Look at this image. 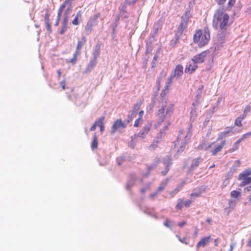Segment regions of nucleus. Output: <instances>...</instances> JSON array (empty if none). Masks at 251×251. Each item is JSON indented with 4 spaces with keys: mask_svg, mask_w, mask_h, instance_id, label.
Instances as JSON below:
<instances>
[{
    "mask_svg": "<svg viewBox=\"0 0 251 251\" xmlns=\"http://www.w3.org/2000/svg\"><path fill=\"white\" fill-rule=\"evenodd\" d=\"M172 81H173V80L172 79L170 80V78L169 77H168V81L166 83V85H165V86L164 87V89L166 91L169 92L170 86L171 85V84L172 83Z\"/></svg>",
    "mask_w": 251,
    "mask_h": 251,
    "instance_id": "obj_28",
    "label": "nucleus"
},
{
    "mask_svg": "<svg viewBox=\"0 0 251 251\" xmlns=\"http://www.w3.org/2000/svg\"><path fill=\"white\" fill-rule=\"evenodd\" d=\"M183 129L180 130L179 134L177 136V139H176V142H179L180 139L181 137V135L183 134Z\"/></svg>",
    "mask_w": 251,
    "mask_h": 251,
    "instance_id": "obj_38",
    "label": "nucleus"
},
{
    "mask_svg": "<svg viewBox=\"0 0 251 251\" xmlns=\"http://www.w3.org/2000/svg\"><path fill=\"white\" fill-rule=\"evenodd\" d=\"M198 68L197 63L193 62V64H190L189 66L185 68V72L186 73L191 74L193 73Z\"/></svg>",
    "mask_w": 251,
    "mask_h": 251,
    "instance_id": "obj_13",
    "label": "nucleus"
},
{
    "mask_svg": "<svg viewBox=\"0 0 251 251\" xmlns=\"http://www.w3.org/2000/svg\"><path fill=\"white\" fill-rule=\"evenodd\" d=\"M50 13L48 11V10H47L45 14V16H44V20H45V23H48V22H50Z\"/></svg>",
    "mask_w": 251,
    "mask_h": 251,
    "instance_id": "obj_30",
    "label": "nucleus"
},
{
    "mask_svg": "<svg viewBox=\"0 0 251 251\" xmlns=\"http://www.w3.org/2000/svg\"><path fill=\"white\" fill-rule=\"evenodd\" d=\"M157 146V142H156L155 144L153 143L152 144H151L150 147L152 149H155Z\"/></svg>",
    "mask_w": 251,
    "mask_h": 251,
    "instance_id": "obj_55",
    "label": "nucleus"
},
{
    "mask_svg": "<svg viewBox=\"0 0 251 251\" xmlns=\"http://www.w3.org/2000/svg\"><path fill=\"white\" fill-rule=\"evenodd\" d=\"M229 16L224 11L223 8L217 9L214 15L212 25L215 29L219 27L221 30L226 31L228 27Z\"/></svg>",
    "mask_w": 251,
    "mask_h": 251,
    "instance_id": "obj_1",
    "label": "nucleus"
},
{
    "mask_svg": "<svg viewBox=\"0 0 251 251\" xmlns=\"http://www.w3.org/2000/svg\"><path fill=\"white\" fill-rule=\"evenodd\" d=\"M183 184L182 183L181 185L177 187L175 190L174 191H175L176 193H177L178 192H179L180 189H181V187L183 186Z\"/></svg>",
    "mask_w": 251,
    "mask_h": 251,
    "instance_id": "obj_51",
    "label": "nucleus"
},
{
    "mask_svg": "<svg viewBox=\"0 0 251 251\" xmlns=\"http://www.w3.org/2000/svg\"><path fill=\"white\" fill-rule=\"evenodd\" d=\"M141 106V104L139 103H136L134 106L133 111H137L139 109Z\"/></svg>",
    "mask_w": 251,
    "mask_h": 251,
    "instance_id": "obj_40",
    "label": "nucleus"
},
{
    "mask_svg": "<svg viewBox=\"0 0 251 251\" xmlns=\"http://www.w3.org/2000/svg\"><path fill=\"white\" fill-rule=\"evenodd\" d=\"M211 237L210 235L202 237L199 242L197 243L196 247L197 249H200L201 247H204L210 242Z\"/></svg>",
    "mask_w": 251,
    "mask_h": 251,
    "instance_id": "obj_9",
    "label": "nucleus"
},
{
    "mask_svg": "<svg viewBox=\"0 0 251 251\" xmlns=\"http://www.w3.org/2000/svg\"><path fill=\"white\" fill-rule=\"evenodd\" d=\"M158 194V192H156L154 193L151 194L150 195V197L151 198H153L154 197H155Z\"/></svg>",
    "mask_w": 251,
    "mask_h": 251,
    "instance_id": "obj_61",
    "label": "nucleus"
},
{
    "mask_svg": "<svg viewBox=\"0 0 251 251\" xmlns=\"http://www.w3.org/2000/svg\"><path fill=\"white\" fill-rule=\"evenodd\" d=\"M60 19H61V17L57 16V18L56 19L55 23L54 24L55 26L58 25L59 22L60 21Z\"/></svg>",
    "mask_w": 251,
    "mask_h": 251,
    "instance_id": "obj_48",
    "label": "nucleus"
},
{
    "mask_svg": "<svg viewBox=\"0 0 251 251\" xmlns=\"http://www.w3.org/2000/svg\"><path fill=\"white\" fill-rule=\"evenodd\" d=\"M146 188H143L141 189V192L143 194H144L146 193Z\"/></svg>",
    "mask_w": 251,
    "mask_h": 251,
    "instance_id": "obj_63",
    "label": "nucleus"
},
{
    "mask_svg": "<svg viewBox=\"0 0 251 251\" xmlns=\"http://www.w3.org/2000/svg\"><path fill=\"white\" fill-rule=\"evenodd\" d=\"M251 107L250 105H247L245 107L243 112V114L242 116L245 118L247 115L248 113H249L251 111Z\"/></svg>",
    "mask_w": 251,
    "mask_h": 251,
    "instance_id": "obj_27",
    "label": "nucleus"
},
{
    "mask_svg": "<svg viewBox=\"0 0 251 251\" xmlns=\"http://www.w3.org/2000/svg\"><path fill=\"white\" fill-rule=\"evenodd\" d=\"M226 144V141L225 140L223 141L220 145L216 146L213 150H212V154L213 155H215L217 153L222 150L224 147L225 146Z\"/></svg>",
    "mask_w": 251,
    "mask_h": 251,
    "instance_id": "obj_14",
    "label": "nucleus"
},
{
    "mask_svg": "<svg viewBox=\"0 0 251 251\" xmlns=\"http://www.w3.org/2000/svg\"><path fill=\"white\" fill-rule=\"evenodd\" d=\"M210 39V31L207 26L204 27L203 30H196L193 36L194 43L198 44L200 47H203L207 44Z\"/></svg>",
    "mask_w": 251,
    "mask_h": 251,
    "instance_id": "obj_2",
    "label": "nucleus"
},
{
    "mask_svg": "<svg viewBox=\"0 0 251 251\" xmlns=\"http://www.w3.org/2000/svg\"><path fill=\"white\" fill-rule=\"evenodd\" d=\"M247 246H248L249 247L251 248V239L249 240V241L248 242Z\"/></svg>",
    "mask_w": 251,
    "mask_h": 251,
    "instance_id": "obj_64",
    "label": "nucleus"
},
{
    "mask_svg": "<svg viewBox=\"0 0 251 251\" xmlns=\"http://www.w3.org/2000/svg\"><path fill=\"white\" fill-rule=\"evenodd\" d=\"M97 58L93 57V60H92L88 65L87 67V70L88 71L91 70L97 64Z\"/></svg>",
    "mask_w": 251,
    "mask_h": 251,
    "instance_id": "obj_20",
    "label": "nucleus"
},
{
    "mask_svg": "<svg viewBox=\"0 0 251 251\" xmlns=\"http://www.w3.org/2000/svg\"><path fill=\"white\" fill-rule=\"evenodd\" d=\"M86 37L84 36L82 37L81 40L78 41L77 42L75 52L80 54V50H81L82 47L83 46V45L86 43Z\"/></svg>",
    "mask_w": 251,
    "mask_h": 251,
    "instance_id": "obj_12",
    "label": "nucleus"
},
{
    "mask_svg": "<svg viewBox=\"0 0 251 251\" xmlns=\"http://www.w3.org/2000/svg\"><path fill=\"white\" fill-rule=\"evenodd\" d=\"M183 200L182 199L178 200V202L176 206V208L177 210H181L183 206Z\"/></svg>",
    "mask_w": 251,
    "mask_h": 251,
    "instance_id": "obj_26",
    "label": "nucleus"
},
{
    "mask_svg": "<svg viewBox=\"0 0 251 251\" xmlns=\"http://www.w3.org/2000/svg\"><path fill=\"white\" fill-rule=\"evenodd\" d=\"M67 25H62V28L60 30V34H63L65 31L67 30Z\"/></svg>",
    "mask_w": 251,
    "mask_h": 251,
    "instance_id": "obj_35",
    "label": "nucleus"
},
{
    "mask_svg": "<svg viewBox=\"0 0 251 251\" xmlns=\"http://www.w3.org/2000/svg\"><path fill=\"white\" fill-rule=\"evenodd\" d=\"M100 48L101 44L100 43L97 44L95 47V50L93 52V57L96 58H98L99 56L100 52Z\"/></svg>",
    "mask_w": 251,
    "mask_h": 251,
    "instance_id": "obj_16",
    "label": "nucleus"
},
{
    "mask_svg": "<svg viewBox=\"0 0 251 251\" xmlns=\"http://www.w3.org/2000/svg\"><path fill=\"white\" fill-rule=\"evenodd\" d=\"M71 0H65L61 5L65 7L67 4L69 3Z\"/></svg>",
    "mask_w": 251,
    "mask_h": 251,
    "instance_id": "obj_54",
    "label": "nucleus"
},
{
    "mask_svg": "<svg viewBox=\"0 0 251 251\" xmlns=\"http://www.w3.org/2000/svg\"><path fill=\"white\" fill-rule=\"evenodd\" d=\"M235 203L236 202L233 200H229L228 201L229 207H234L235 205Z\"/></svg>",
    "mask_w": 251,
    "mask_h": 251,
    "instance_id": "obj_47",
    "label": "nucleus"
},
{
    "mask_svg": "<svg viewBox=\"0 0 251 251\" xmlns=\"http://www.w3.org/2000/svg\"><path fill=\"white\" fill-rule=\"evenodd\" d=\"M251 175V168L245 170L239 175L238 179L239 180H242L241 182L239 184L240 187H244L251 183V177L249 176Z\"/></svg>",
    "mask_w": 251,
    "mask_h": 251,
    "instance_id": "obj_4",
    "label": "nucleus"
},
{
    "mask_svg": "<svg viewBox=\"0 0 251 251\" xmlns=\"http://www.w3.org/2000/svg\"><path fill=\"white\" fill-rule=\"evenodd\" d=\"M98 140L97 139V137L96 134L94 135L93 140L91 143V149L92 150L96 149L98 148Z\"/></svg>",
    "mask_w": 251,
    "mask_h": 251,
    "instance_id": "obj_21",
    "label": "nucleus"
},
{
    "mask_svg": "<svg viewBox=\"0 0 251 251\" xmlns=\"http://www.w3.org/2000/svg\"><path fill=\"white\" fill-rule=\"evenodd\" d=\"M82 17V12L81 10H79L76 13V15L75 16V18H77L78 19H81Z\"/></svg>",
    "mask_w": 251,
    "mask_h": 251,
    "instance_id": "obj_44",
    "label": "nucleus"
},
{
    "mask_svg": "<svg viewBox=\"0 0 251 251\" xmlns=\"http://www.w3.org/2000/svg\"><path fill=\"white\" fill-rule=\"evenodd\" d=\"M236 246V243L235 242L232 243L230 245V249L228 251H233L234 248Z\"/></svg>",
    "mask_w": 251,
    "mask_h": 251,
    "instance_id": "obj_50",
    "label": "nucleus"
},
{
    "mask_svg": "<svg viewBox=\"0 0 251 251\" xmlns=\"http://www.w3.org/2000/svg\"><path fill=\"white\" fill-rule=\"evenodd\" d=\"M219 241H220V239L219 238H216L214 240V245L215 247L218 246Z\"/></svg>",
    "mask_w": 251,
    "mask_h": 251,
    "instance_id": "obj_57",
    "label": "nucleus"
},
{
    "mask_svg": "<svg viewBox=\"0 0 251 251\" xmlns=\"http://www.w3.org/2000/svg\"><path fill=\"white\" fill-rule=\"evenodd\" d=\"M99 119L96 121L94 124L91 127L90 130L94 131L96 129L97 126H99Z\"/></svg>",
    "mask_w": 251,
    "mask_h": 251,
    "instance_id": "obj_34",
    "label": "nucleus"
},
{
    "mask_svg": "<svg viewBox=\"0 0 251 251\" xmlns=\"http://www.w3.org/2000/svg\"><path fill=\"white\" fill-rule=\"evenodd\" d=\"M65 84H66L65 80L64 79L60 82L61 86L62 87V90H64L65 89Z\"/></svg>",
    "mask_w": 251,
    "mask_h": 251,
    "instance_id": "obj_45",
    "label": "nucleus"
},
{
    "mask_svg": "<svg viewBox=\"0 0 251 251\" xmlns=\"http://www.w3.org/2000/svg\"><path fill=\"white\" fill-rule=\"evenodd\" d=\"M70 7L69 8H68L65 12L64 17V18H63V21H62V25H68V15L69 11L71 9V2L70 3Z\"/></svg>",
    "mask_w": 251,
    "mask_h": 251,
    "instance_id": "obj_19",
    "label": "nucleus"
},
{
    "mask_svg": "<svg viewBox=\"0 0 251 251\" xmlns=\"http://www.w3.org/2000/svg\"><path fill=\"white\" fill-rule=\"evenodd\" d=\"M92 26L93 24L92 23H88L85 28V31H86L87 32L90 31L92 30Z\"/></svg>",
    "mask_w": 251,
    "mask_h": 251,
    "instance_id": "obj_31",
    "label": "nucleus"
},
{
    "mask_svg": "<svg viewBox=\"0 0 251 251\" xmlns=\"http://www.w3.org/2000/svg\"><path fill=\"white\" fill-rule=\"evenodd\" d=\"M192 201L190 200H187L185 202L183 201V204L186 207H189Z\"/></svg>",
    "mask_w": 251,
    "mask_h": 251,
    "instance_id": "obj_39",
    "label": "nucleus"
},
{
    "mask_svg": "<svg viewBox=\"0 0 251 251\" xmlns=\"http://www.w3.org/2000/svg\"><path fill=\"white\" fill-rule=\"evenodd\" d=\"M105 117L104 116H101L99 118V126L100 128V131L101 132H103L104 130V125L103 124V120H104Z\"/></svg>",
    "mask_w": 251,
    "mask_h": 251,
    "instance_id": "obj_22",
    "label": "nucleus"
},
{
    "mask_svg": "<svg viewBox=\"0 0 251 251\" xmlns=\"http://www.w3.org/2000/svg\"><path fill=\"white\" fill-rule=\"evenodd\" d=\"M209 51L208 50H205L201 53L196 54L192 58V61L196 63H202L205 59V57L208 54Z\"/></svg>",
    "mask_w": 251,
    "mask_h": 251,
    "instance_id": "obj_5",
    "label": "nucleus"
},
{
    "mask_svg": "<svg viewBox=\"0 0 251 251\" xmlns=\"http://www.w3.org/2000/svg\"><path fill=\"white\" fill-rule=\"evenodd\" d=\"M236 0H229L227 4L226 10H231L233 6L234 5L235 3Z\"/></svg>",
    "mask_w": 251,
    "mask_h": 251,
    "instance_id": "obj_25",
    "label": "nucleus"
},
{
    "mask_svg": "<svg viewBox=\"0 0 251 251\" xmlns=\"http://www.w3.org/2000/svg\"><path fill=\"white\" fill-rule=\"evenodd\" d=\"M168 93V91H167L165 89H164L161 94V97H164Z\"/></svg>",
    "mask_w": 251,
    "mask_h": 251,
    "instance_id": "obj_56",
    "label": "nucleus"
},
{
    "mask_svg": "<svg viewBox=\"0 0 251 251\" xmlns=\"http://www.w3.org/2000/svg\"><path fill=\"white\" fill-rule=\"evenodd\" d=\"M151 126V124L145 126L142 130L138 133V136L144 138L146 134H147L150 131Z\"/></svg>",
    "mask_w": 251,
    "mask_h": 251,
    "instance_id": "obj_11",
    "label": "nucleus"
},
{
    "mask_svg": "<svg viewBox=\"0 0 251 251\" xmlns=\"http://www.w3.org/2000/svg\"><path fill=\"white\" fill-rule=\"evenodd\" d=\"M201 161L202 158L200 157L194 159L192 161V164L191 165V168L194 169L197 168L199 165Z\"/></svg>",
    "mask_w": 251,
    "mask_h": 251,
    "instance_id": "obj_18",
    "label": "nucleus"
},
{
    "mask_svg": "<svg viewBox=\"0 0 251 251\" xmlns=\"http://www.w3.org/2000/svg\"><path fill=\"white\" fill-rule=\"evenodd\" d=\"M176 237L177 238V239H178V240H179L180 242H181V243H184V244H185L186 245H187V244H188V243H187V242L186 241H182V239L181 238V237H180L179 235H176Z\"/></svg>",
    "mask_w": 251,
    "mask_h": 251,
    "instance_id": "obj_52",
    "label": "nucleus"
},
{
    "mask_svg": "<svg viewBox=\"0 0 251 251\" xmlns=\"http://www.w3.org/2000/svg\"><path fill=\"white\" fill-rule=\"evenodd\" d=\"M176 237L177 238V239H178V240H179L180 242H181V243H184V244H185L186 245H187V244H188V243H187V242L186 241H182V239L181 238V237H180L179 235H176Z\"/></svg>",
    "mask_w": 251,
    "mask_h": 251,
    "instance_id": "obj_53",
    "label": "nucleus"
},
{
    "mask_svg": "<svg viewBox=\"0 0 251 251\" xmlns=\"http://www.w3.org/2000/svg\"><path fill=\"white\" fill-rule=\"evenodd\" d=\"M143 114H144V111L143 110H141L139 112V118H141V119H142V117L143 116Z\"/></svg>",
    "mask_w": 251,
    "mask_h": 251,
    "instance_id": "obj_59",
    "label": "nucleus"
},
{
    "mask_svg": "<svg viewBox=\"0 0 251 251\" xmlns=\"http://www.w3.org/2000/svg\"><path fill=\"white\" fill-rule=\"evenodd\" d=\"M250 136H251V131L248 132L242 135V136L235 142L232 148L228 150V152L229 153H232L238 150L239 149V144L245 139L248 138Z\"/></svg>",
    "mask_w": 251,
    "mask_h": 251,
    "instance_id": "obj_6",
    "label": "nucleus"
},
{
    "mask_svg": "<svg viewBox=\"0 0 251 251\" xmlns=\"http://www.w3.org/2000/svg\"><path fill=\"white\" fill-rule=\"evenodd\" d=\"M201 192L199 193H193L190 195L191 197H199L201 196Z\"/></svg>",
    "mask_w": 251,
    "mask_h": 251,
    "instance_id": "obj_41",
    "label": "nucleus"
},
{
    "mask_svg": "<svg viewBox=\"0 0 251 251\" xmlns=\"http://www.w3.org/2000/svg\"><path fill=\"white\" fill-rule=\"evenodd\" d=\"M65 7L61 5L57 11V16L61 17L62 13L65 9Z\"/></svg>",
    "mask_w": 251,
    "mask_h": 251,
    "instance_id": "obj_33",
    "label": "nucleus"
},
{
    "mask_svg": "<svg viewBox=\"0 0 251 251\" xmlns=\"http://www.w3.org/2000/svg\"><path fill=\"white\" fill-rule=\"evenodd\" d=\"M45 25L48 31L50 33L51 32V27L50 22L45 23Z\"/></svg>",
    "mask_w": 251,
    "mask_h": 251,
    "instance_id": "obj_36",
    "label": "nucleus"
},
{
    "mask_svg": "<svg viewBox=\"0 0 251 251\" xmlns=\"http://www.w3.org/2000/svg\"><path fill=\"white\" fill-rule=\"evenodd\" d=\"M230 196L235 199H237L241 196V193L237 190H233L230 192Z\"/></svg>",
    "mask_w": 251,
    "mask_h": 251,
    "instance_id": "obj_24",
    "label": "nucleus"
},
{
    "mask_svg": "<svg viewBox=\"0 0 251 251\" xmlns=\"http://www.w3.org/2000/svg\"><path fill=\"white\" fill-rule=\"evenodd\" d=\"M226 0H216V2L218 5H223Z\"/></svg>",
    "mask_w": 251,
    "mask_h": 251,
    "instance_id": "obj_49",
    "label": "nucleus"
},
{
    "mask_svg": "<svg viewBox=\"0 0 251 251\" xmlns=\"http://www.w3.org/2000/svg\"><path fill=\"white\" fill-rule=\"evenodd\" d=\"M192 126V125H191L190 126V127L189 128V130H188V132L187 133V134H186V136L185 137V142L183 144V145L177 150L178 152H182V151H183L186 144L187 143L188 140H189L190 137L192 135V130H191Z\"/></svg>",
    "mask_w": 251,
    "mask_h": 251,
    "instance_id": "obj_10",
    "label": "nucleus"
},
{
    "mask_svg": "<svg viewBox=\"0 0 251 251\" xmlns=\"http://www.w3.org/2000/svg\"><path fill=\"white\" fill-rule=\"evenodd\" d=\"M79 54L77 53H76L75 52V53H74L73 54V57L70 60V62L72 63V64H74L76 62V58H77V56L78 55H79Z\"/></svg>",
    "mask_w": 251,
    "mask_h": 251,
    "instance_id": "obj_32",
    "label": "nucleus"
},
{
    "mask_svg": "<svg viewBox=\"0 0 251 251\" xmlns=\"http://www.w3.org/2000/svg\"><path fill=\"white\" fill-rule=\"evenodd\" d=\"M142 122V119L138 118L137 119H136L135 120L134 124V126L139 127L141 125Z\"/></svg>",
    "mask_w": 251,
    "mask_h": 251,
    "instance_id": "obj_29",
    "label": "nucleus"
},
{
    "mask_svg": "<svg viewBox=\"0 0 251 251\" xmlns=\"http://www.w3.org/2000/svg\"><path fill=\"white\" fill-rule=\"evenodd\" d=\"M244 119H245V118L244 117H243L242 116L237 117L235 120L234 125L236 126H239V127L242 126V121L243 120H244Z\"/></svg>",
    "mask_w": 251,
    "mask_h": 251,
    "instance_id": "obj_23",
    "label": "nucleus"
},
{
    "mask_svg": "<svg viewBox=\"0 0 251 251\" xmlns=\"http://www.w3.org/2000/svg\"><path fill=\"white\" fill-rule=\"evenodd\" d=\"M186 223L185 221H182V222L179 223L178 224V226L180 227H182L183 226L185 225Z\"/></svg>",
    "mask_w": 251,
    "mask_h": 251,
    "instance_id": "obj_58",
    "label": "nucleus"
},
{
    "mask_svg": "<svg viewBox=\"0 0 251 251\" xmlns=\"http://www.w3.org/2000/svg\"><path fill=\"white\" fill-rule=\"evenodd\" d=\"M166 185V183H161V185L157 188V192H159L162 191L164 189Z\"/></svg>",
    "mask_w": 251,
    "mask_h": 251,
    "instance_id": "obj_37",
    "label": "nucleus"
},
{
    "mask_svg": "<svg viewBox=\"0 0 251 251\" xmlns=\"http://www.w3.org/2000/svg\"><path fill=\"white\" fill-rule=\"evenodd\" d=\"M78 19L77 18H75V17L74 19H73V20L72 21V24L73 25H77L79 24V22L78 21Z\"/></svg>",
    "mask_w": 251,
    "mask_h": 251,
    "instance_id": "obj_43",
    "label": "nucleus"
},
{
    "mask_svg": "<svg viewBox=\"0 0 251 251\" xmlns=\"http://www.w3.org/2000/svg\"><path fill=\"white\" fill-rule=\"evenodd\" d=\"M187 25V22L185 20L181 21V23L178 25V30L181 34H182L186 28Z\"/></svg>",
    "mask_w": 251,
    "mask_h": 251,
    "instance_id": "obj_17",
    "label": "nucleus"
},
{
    "mask_svg": "<svg viewBox=\"0 0 251 251\" xmlns=\"http://www.w3.org/2000/svg\"><path fill=\"white\" fill-rule=\"evenodd\" d=\"M232 127H226V130L219 134L217 140H220L227 136L228 133L231 131Z\"/></svg>",
    "mask_w": 251,
    "mask_h": 251,
    "instance_id": "obj_15",
    "label": "nucleus"
},
{
    "mask_svg": "<svg viewBox=\"0 0 251 251\" xmlns=\"http://www.w3.org/2000/svg\"><path fill=\"white\" fill-rule=\"evenodd\" d=\"M174 110V104L172 103H168L167 100L162 103L161 107L158 110L157 116L161 122H163L167 116L173 114Z\"/></svg>",
    "mask_w": 251,
    "mask_h": 251,
    "instance_id": "obj_3",
    "label": "nucleus"
},
{
    "mask_svg": "<svg viewBox=\"0 0 251 251\" xmlns=\"http://www.w3.org/2000/svg\"><path fill=\"white\" fill-rule=\"evenodd\" d=\"M244 192H249L251 191V184H250L248 186L245 187L244 189Z\"/></svg>",
    "mask_w": 251,
    "mask_h": 251,
    "instance_id": "obj_42",
    "label": "nucleus"
},
{
    "mask_svg": "<svg viewBox=\"0 0 251 251\" xmlns=\"http://www.w3.org/2000/svg\"><path fill=\"white\" fill-rule=\"evenodd\" d=\"M164 225L168 227H170V221L168 219H166L164 223Z\"/></svg>",
    "mask_w": 251,
    "mask_h": 251,
    "instance_id": "obj_46",
    "label": "nucleus"
},
{
    "mask_svg": "<svg viewBox=\"0 0 251 251\" xmlns=\"http://www.w3.org/2000/svg\"><path fill=\"white\" fill-rule=\"evenodd\" d=\"M203 89V85H200V86L199 87L198 90V91H199L200 93H201V92H202V91Z\"/></svg>",
    "mask_w": 251,
    "mask_h": 251,
    "instance_id": "obj_60",
    "label": "nucleus"
},
{
    "mask_svg": "<svg viewBox=\"0 0 251 251\" xmlns=\"http://www.w3.org/2000/svg\"><path fill=\"white\" fill-rule=\"evenodd\" d=\"M57 75H58V79H59L60 77V76L61 75V72L60 70H58L57 71Z\"/></svg>",
    "mask_w": 251,
    "mask_h": 251,
    "instance_id": "obj_62",
    "label": "nucleus"
},
{
    "mask_svg": "<svg viewBox=\"0 0 251 251\" xmlns=\"http://www.w3.org/2000/svg\"><path fill=\"white\" fill-rule=\"evenodd\" d=\"M183 67L182 65L180 64L177 65L173 73L169 77L171 79H173L176 76H180L183 75Z\"/></svg>",
    "mask_w": 251,
    "mask_h": 251,
    "instance_id": "obj_7",
    "label": "nucleus"
},
{
    "mask_svg": "<svg viewBox=\"0 0 251 251\" xmlns=\"http://www.w3.org/2000/svg\"><path fill=\"white\" fill-rule=\"evenodd\" d=\"M126 125L125 124L121 119H118L116 120L112 125L111 128V133H114L117 129L120 128H125L126 127Z\"/></svg>",
    "mask_w": 251,
    "mask_h": 251,
    "instance_id": "obj_8",
    "label": "nucleus"
}]
</instances>
